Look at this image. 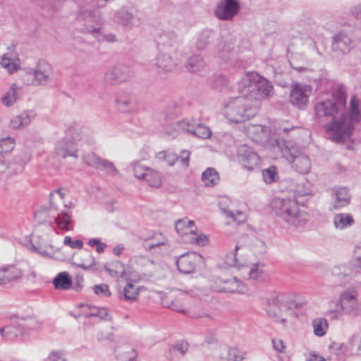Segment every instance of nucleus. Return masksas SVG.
<instances>
[{
	"instance_id": "6e6552de",
	"label": "nucleus",
	"mask_w": 361,
	"mask_h": 361,
	"mask_svg": "<svg viewBox=\"0 0 361 361\" xmlns=\"http://www.w3.org/2000/svg\"><path fill=\"white\" fill-rule=\"evenodd\" d=\"M175 228L177 233L181 235H190L189 241L192 244L203 246L207 242L206 235L203 234L196 235L194 221L189 220L188 218L178 220L175 224Z\"/></svg>"
},
{
	"instance_id": "774afa93",
	"label": "nucleus",
	"mask_w": 361,
	"mask_h": 361,
	"mask_svg": "<svg viewBox=\"0 0 361 361\" xmlns=\"http://www.w3.org/2000/svg\"><path fill=\"white\" fill-rule=\"evenodd\" d=\"M350 13L361 23V4L352 8Z\"/></svg>"
},
{
	"instance_id": "a19ab883",
	"label": "nucleus",
	"mask_w": 361,
	"mask_h": 361,
	"mask_svg": "<svg viewBox=\"0 0 361 361\" xmlns=\"http://www.w3.org/2000/svg\"><path fill=\"white\" fill-rule=\"evenodd\" d=\"M149 186L159 188L161 185V178L160 174L152 169L147 170L144 179Z\"/></svg>"
},
{
	"instance_id": "338daca9",
	"label": "nucleus",
	"mask_w": 361,
	"mask_h": 361,
	"mask_svg": "<svg viewBox=\"0 0 361 361\" xmlns=\"http://www.w3.org/2000/svg\"><path fill=\"white\" fill-rule=\"evenodd\" d=\"M190 155V153L189 151L182 150L180 153V156L178 157L182 164L185 166H189Z\"/></svg>"
},
{
	"instance_id": "69168bd1",
	"label": "nucleus",
	"mask_w": 361,
	"mask_h": 361,
	"mask_svg": "<svg viewBox=\"0 0 361 361\" xmlns=\"http://www.w3.org/2000/svg\"><path fill=\"white\" fill-rule=\"evenodd\" d=\"M47 359L49 361H66L63 353L60 350L51 351Z\"/></svg>"
},
{
	"instance_id": "0e129e2a",
	"label": "nucleus",
	"mask_w": 361,
	"mask_h": 361,
	"mask_svg": "<svg viewBox=\"0 0 361 361\" xmlns=\"http://www.w3.org/2000/svg\"><path fill=\"white\" fill-rule=\"evenodd\" d=\"M64 245L70 246L71 248L82 249L83 247V243L80 240H73L70 236H66L64 238Z\"/></svg>"
},
{
	"instance_id": "f3484780",
	"label": "nucleus",
	"mask_w": 361,
	"mask_h": 361,
	"mask_svg": "<svg viewBox=\"0 0 361 361\" xmlns=\"http://www.w3.org/2000/svg\"><path fill=\"white\" fill-rule=\"evenodd\" d=\"M178 126L183 130L202 139L209 138L212 135L207 126L193 120L183 119L178 123Z\"/></svg>"
},
{
	"instance_id": "79ce46f5",
	"label": "nucleus",
	"mask_w": 361,
	"mask_h": 361,
	"mask_svg": "<svg viewBox=\"0 0 361 361\" xmlns=\"http://www.w3.org/2000/svg\"><path fill=\"white\" fill-rule=\"evenodd\" d=\"M138 294L139 288L131 282L128 283L123 289V298L128 302L135 301Z\"/></svg>"
},
{
	"instance_id": "bb28decb",
	"label": "nucleus",
	"mask_w": 361,
	"mask_h": 361,
	"mask_svg": "<svg viewBox=\"0 0 361 361\" xmlns=\"http://www.w3.org/2000/svg\"><path fill=\"white\" fill-rule=\"evenodd\" d=\"M333 223L336 229L343 230L352 226L355 221L350 214L340 213L334 216Z\"/></svg>"
},
{
	"instance_id": "2eb2a0df",
	"label": "nucleus",
	"mask_w": 361,
	"mask_h": 361,
	"mask_svg": "<svg viewBox=\"0 0 361 361\" xmlns=\"http://www.w3.org/2000/svg\"><path fill=\"white\" fill-rule=\"evenodd\" d=\"M133 75L131 68L119 65L109 68L104 76L105 81L112 85H119L128 81Z\"/></svg>"
},
{
	"instance_id": "bf43d9fd",
	"label": "nucleus",
	"mask_w": 361,
	"mask_h": 361,
	"mask_svg": "<svg viewBox=\"0 0 361 361\" xmlns=\"http://www.w3.org/2000/svg\"><path fill=\"white\" fill-rule=\"evenodd\" d=\"M348 113H361V101L355 95H353L350 98Z\"/></svg>"
},
{
	"instance_id": "f704fd0d",
	"label": "nucleus",
	"mask_w": 361,
	"mask_h": 361,
	"mask_svg": "<svg viewBox=\"0 0 361 361\" xmlns=\"http://www.w3.org/2000/svg\"><path fill=\"white\" fill-rule=\"evenodd\" d=\"M0 64L2 68L6 69L10 74L13 73L19 69L18 59H14L8 56L7 54L2 55Z\"/></svg>"
},
{
	"instance_id": "4be33fe9",
	"label": "nucleus",
	"mask_w": 361,
	"mask_h": 361,
	"mask_svg": "<svg viewBox=\"0 0 361 361\" xmlns=\"http://www.w3.org/2000/svg\"><path fill=\"white\" fill-rule=\"evenodd\" d=\"M353 41L345 33L339 32L333 37L332 51L336 56H341L350 51Z\"/></svg>"
},
{
	"instance_id": "ea45409f",
	"label": "nucleus",
	"mask_w": 361,
	"mask_h": 361,
	"mask_svg": "<svg viewBox=\"0 0 361 361\" xmlns=\"http://www.w3.org/2000/svg\"><path fill=\"white\" fill-rule=\"evenodd\" d=\"M24 164H16L9 163L8 165H6L2 162H0V173H6L7 170L6 176H11L14 174L20 173L23 171Z\"/></svg>"
},
{
	"instance_id": "e2e57ef3",
	"label": "nucleus",
	"mask_w": 361,
	"mask_h": 361,
	"mask_svg": "<svg viewBox=\"0 0 361 361\" xmlns=\"http://www.w3.org/2000/svg\"><path fill=\"white\" fill-rule=\"evenodd\" d=\"M329 310L331 312H339L343 311L341 297L339 299L331 300L329 303Z\"/></svg>"
},
{
	"instance_id": "052dcab7",
	"label": "nucleus",
	"mask_w": 361,
	"mask_h": 361,
	"mask_svg": "<svg viewBox=\"0 0 361 361\" xmlns=\"http://www.w3.org/2000/svg\"><path fill=\"white\" fill-rule=\"evenodd\" d=\"M94 293L98 295H103L104 297H108L111 295V291L109 290V287L106 284H99L95 285L93 288Z\"/></svg>"
},
{
	"instance_id": "8fccbe9b",
	"label": "nucleus",
	"mask_w": 361,
	"mask_h": 361,
	"mask_svg": "<svg viewBox=\"0 0 361 361\" xmlns=\"http://www.w3.org/2000/svg\"><path fill=\"white\" fill-rule=\"evenodd\" d=\"M15 146L14 139L7 137L0 139V154L11 152Z\"/></svg>"
},
{
	"instance_id": "37998d69",
	"label": "nucleus",
	"mask_w": 361,
	"mask_h": 361,
	"mask_svg": "<svg viewBox=\"0 0 361 361\" xmlns=\"http://www.w3.org/2000/svg\"><path fill=\"white\" fill-rule=\"evenodd\" d=\"M82 159L83 163L96 169L101 167V164L103 161V159L100 158L93 152H89L83 154Z\"/></svg>"
},
{
	"instance_id": "4d7b16f0",
	"label": "nucleus",
	"mask_w": 361,
	"mask_h": 361,
	"mask_svg": "<svg viewBox=\"0 0 361 361\" xmlns=\"http://www.w3.org/2000/svg\"><path fill=\"white\" fill-rule=\"evenodd\" d=\"M116 17L121 23L125 25H130L133 18L132 14L126 11H118L116 13Z\"/></svg>"
},
{
	"instance_id": "c85d7f7f",
	"label": "nucleus",
	"mask_w": 361,
	"mask_h": 361,
	"mask_svg": "<svg viewBox=\"0 0 361 361\" xmlns=\"http://www.w3.org/2000/svg\"><path fill=\"white\" fill-rule=\"evenodd\" d=\"M233 48V42L231 40L221 42L216 47V55L222 61H227L230 59V54Z\"/></svg>"
},
{
	"instance_id": "49530a36",
	"label": "nucleus",
	"mask_w": 361,
	"mask_h": 361,
	"mask_svg": "<svg viewBox=\"0 0 361 361\" xmlns=\"http://www.w3.org/2000/svg\"><path fill=\"white\" fill-rule=\"evenodd\" d=\"M314 333L317 336H322L326 334L328 326L327 321L325 319H316L312 322Z\"/></svg>"
},
{
	"instance_id": "aec40b11",
	"label": "nucleus",
	"mask_w": 361,
	"mask_h": 361,
	"mask_svg": "<svg viewBox=\"0 0 361 361\" xmlns=\"http://www.w3.org/2000/svg\"><path fill=\"white\" fill-rule=\"evenodd\" d=\"M66 134L72 141H74L75 145L77 146L78 143L87 145H92L94 143L93 136L86 130L76 124L70 126L67 129Z\"/></svg>"
},
{
	"instance_id": "a18cd8bd",
	"label": "nucleus",
	"mask_w": 361,
	"mask_h": 361,
	"mask_svg": "<svg viewBox=\"0 0 361 361\" xmlns=\"http://www.w3.org/2000/svg\"><path fill=\"white\" fill-rule=\"evenodd\" d=\"M264 180L267 184L273 183L279 180L276 166H271L262 171Z\"/></svg>"
},
{
	"instance_id": "c03bdc74",
	"label": "nucleus",
	"mask_w": 361,
	"mask_h": 361,
	"mask_svg": "<svg viewBox=\"0 0 361 361\" xmlns=\"http://www.w3.org/2000/svg\"><path fill=\"white\" fill-rule=\"evenodd\" d=\"M157 159L165 161L169 166H173L176 161L178 159L176 154L170 151H161L156 154Z\"/></svg>"
},
{
	"instance_id": "680f3d73",
	"label": "nucleus",
	"mask_w": 361,
	"mask_h": 361,
	"mask_svg": "<svg viewBox=\"0 0 361 361\" xmlns=\"http://www.w3.org/2000/svg\"><path fill=\"white\" fill-rule=\"evenodd\" d=\"M226 214L228 216L231 217L234 221L241 224L246 220V215L240 211H227Z\"/></svg>"
},
{
	"instance_id": "423d86ee",
	"label": "nucleus",
	"mask_w": 361,
	"mask_h": 361,
	"mask_svg": "<svg viewBox=\"0 0 361 361\" xmlns=\"http://www.w3.org/2000/svg\"><path fill=\"white\" fill-rule=\"evenodd\" d=\"M285 299L282 294L273 295L267 300L265 307V310L270 317L283 324L286 322L284 315L287 313L291 314L293 306L295 305Z\"/></svg>"
},
{
	"instance_id": "0eeeda50",
	"label": "nucleus",
	"mask_w": 361,
	"mask_h": 361,
	"mask_svg": "<svg viewBox=\"0 0 361 361\" xmlns=\"http://www.w3.org/2000/svg\"><path fill=\"white\" fill-rule=\"evenodd\" d=\"M181 57L182 54H173L159 50L156 59L152 61L149 70L159 74L171 72L180 63Z\"/></svg>"
},
{
	"instance_id": "13d9d810",
	"label": "nucleus",
	"mask_w": 361,
	"mask_h": 361,
	"mask_svg": "<svg viewBox=\"0 0 361 361\" xmlns=\"http://www.w3.org/2000/svg\"><path fill=\"white\" fill-rule=\"evenodd\" d=\"M330 348L335 349L336 350H340L345 355H349L352 353V348L348 343H336L335 342L332 343L329 345Z\"/></svg>"
},
{
	"instance_id": "f03ea898",
	"label": "nucleus",
	"mask_w": 361,
	"mask_h": 361,
	"mask_svg": "<svg viewBox=\"0 0 361 361\" xmlns=\"http://www.w3.org/2000/svg\"><path fill=\"white\" fill-rule=\"evenodd\" d=\"M295 69L298 72L304 71L310 81L318 82L317 88L322 90L316 101L315 113H340L346 106V92L343 85L327 78L326 73L319 71L312 75L311 69L299 66Z\"/></svg>"
},
{
	"instance_id": "5fc2aeb1",
	"label": "nucleus",
	"mask_w": 361,
	"mask_h": 361,
	"mask_svg": "<svg viewBox=\"0 0 361 361\" xmlns=\"http://www.w3.org/2000/svg\"><path fill=\"white\" fill-rule=\"evenodd\" d=\"M98 169L105 171L106 173L111 176H116L118 173V171L114 164L107 159H103L101 164V167H99Z\"/></svg>"
},
{
	"instance_id": "b1692460",
	"label": "nucleus",
	"mask_w": 361,
	"mask_h": 361,
	"mask_svg": "<svg viewBox=\"0 0 361 361\" xmlns=\"http://www.w3.org/2000/svg\"><path fill=\"white\" fill-rule=\"evenodd\" d=\"M333 198L334 209H339L347 206L350 203V195L346 188H338L334 190Z\"/></svg>"
},
{
	"instance_id": "603ef678",
	"label": "nucleus",
	"mask_w": 361,
	"mask_h": 361,
	"mask_svg": "<svg viewBox=\"0 0 361 361\" xmlns=\"http://www.w3.org/2000/svg\"><path fill=\"white\" fill-rule=\"evenodd\" d=\"M245 353L235 348H229L228 350L227 361H242L244 359Z\"/></svg>"
},
{
	"instance_id": "7c9ffc66",
	"label": "nucleus",
	"mask_w": 361,
	"mask_h": 361,
	"mask_svg": "<svg viewBox=\"0 0 361 361\" xmlns=\"http://www.w3.org/2000/svg\"><path fill=\"white\" fill-rule=\"evenodd\" d=\"M188 350V343L185 341L176 342L171 345L168 351L165 353V357L170 360L175 359V355H172V352H176L178 356H184Z\"/></svg>"
},
{
	"instance_id": "72a5a7b5",
	"label": "nucleus",
	"mask_w": 361,
	"mask_h": 361,
	"mask_svg": "<svg viewBox=\"0 0 361 361\" xmlns=\"http://www.w3.org/2000/svg\"><path fill=\"white\" fill-rule=\"evenodd\" d=\"M104 269L112 277L123 278L125 276L124 264L118 260L111 262L109 265L106 264Z\"/></svg>"
},
{
	"instance_id": "9b49d317",
	"label": "nucleus",
	"mask_w": 361,
	"mask_h": 361,
	"mask_svg": "<svg viewBox=\"0 0 361 361\" xmlns=\"http://www.w3.org/2000/svg\"><path fill=\"white\" fill-rule=\"evenodd\" d=\"M203 263L202 256L195 252L181 255L176 262L178 271L185 274L195 272L196 268Z\"/></svg>"
},
{
	"instance_id": "6ab92c4d",
	"label": "nucleus",
	"mask_w": 361,
	"mask_h": 361,
	"mask_svg": "<svg viewBox=\"0 0 361 361\" xmlns=\"http://www.w3.org/2000/svg\"><path fill=\"white\" fill-rule=\"evenodd\" d=\"M159 50L167 51L173 54H182L179 51L180 39L174 32L163 33L159 37Z\"/></svg>"
},
{
	"instance_id": "9d476101",
	"label": "nucleus",
	"mask_w": 361,
	"mask_h": 361,
	"mask_svg": "<svg viewBox=\"0 0 361 361\" xmlns=\"http://www.w3.org/2000/svg\"><path fill=\"white\" fill-rule=\"evenodd\" d=\"M281 152L283 156L291 163L293 168L298 173H307L310 171L311 161L308 156L288 147H286Z\"/></svg>"
},
{
	"instance_id": "393cba45",
	"label": "nucleus",
	"mask_w": 361,
	"mask_h": 361,
	"mask_svg": "<svg viewBox=\"0 0 361 361\" xmlns=\"http://www.w3.org/2000/svg\"><path fill=\"white\" fill-rule=\"evenodd\" d=\"M222 286L219 291L226 293H238L243 290V283L237 277L220 279Z\"/></svg>"
},
{
	"instance_id": "a211bd4d",
	"label": "nucleus",
	"mask_w": 361,
	"mask_h": 361,
	"mask_svg": "<svg viewBox=\"0 0 361 361\" xmlns=\"http://www.w3.org/2000/svg\"><path fill=\"white\" fill-rule=\"evenodd\" d=\"M238 158L243 166L249 171H252L260 161L258 154L246 145L238 147Z\"/></svg>"
},
{
	"instance_id": "1a4fd4ad",
	"label": "nucleus",
	"mask_w": 361,
	"mask_h": 361,
	"mask_svg": "<svg viewBox=\"0 0 361 361\" xmlns=\"http://www.w3.org/2000/svg\"><path fill=\"white\" fill-rule=\"evenodd\" d=\"M53 192L50 193V209L55 210L57 213L54 217L55 223L57 227L64 231H73V223L72 221V215L71 208L72 203L69 202V205L65 204L63 209H59L56 204L52 201Z\"/></svg>"
},
{
	"instance_id": "f257e3e1",
	"label": "nucleus",
	"mask_w": 361,
	"mask_h": 361,
	"mask_svg": "<svg viewBox=\"0 0 361 361\" xmlns=\"http://www.w3.org/2000/svg\"><path fill=\"white\" fill-rule=\"evenodd\" d=\"M237 90L242 95L231 98L224 107L238 113L257 109L261 99L269 98L274 93L271 82L254 71L247 73L238 81Z\"/></svg>"
},
{
	"instance_id": "c756f323",
	"label": "nucleus",
	"mask_w": 361,
	"mask_h": 361,
	"mask_svg": "<svg viewBox=\"0 0 361 361\" xmlns=\"http://www.w3.org/2000/svg\"><path fill=\"white\" fill-rule=\"evenodd\" d=\"M56 289L68 290L72 286V279L68 272H60L53 280Z\"/></svg>"
},
{
	"instance_id": "f8f14e48",
	"label": "nucleus",
	"mask_w": 361,
	"mask_h": 361,
	"mask_svg": "<svg viewBox=\"0 0 361 361\" xmlns=\"http://www.w3.org/2000/svg\"><path fill=\"white\" fill-rule=\"evenodd\" d=\"M312 88L309 85L301 84L299 82L293 83L291 85L290 101L292 104L300 109L307 105L309 97L312 94Z\"/></svg>"
},
{
	"instance_id": "ddd939ff",
	"label": "nucleus",
	"mask_w": 361,
	"mask_h": 361,
	"mask_svg": "<svg viewBox=\"0 0 361 361\" xmlns=\"http://www.w3.org/2000/svg\"><path fill=\"white\" fill-rule=\"evenodd\" d=\"M240 10L238 0H221L215 8L214 15L221 20H231Z\"/></svg>"
},
{
	"instance_id": "6e6d98bb",
	"label": "nucleus",
	"mask_w": 361,
	"mask_h": 361,
	"mask_svg": "<svg viewBox=\"0 0 361 361\" xmlns=\"http://www.w3.org/2000/svg\"><path fill=\"white\" fill-rule=\"evenodd\" d=\"M226 118L231 123L238 124L250 118L249 114H225Z\"/></svg>"
},
{
	"instance_id": "473e14b6",
	"label": "nucleus",
	"mask_w": 361,
	"mask_h": 361,
	"mask_svg": "<svg viewBox=\"0 0 361 361\" xmlns=\"http://www.w3.org/2000/svg\"><path fill=\"white\" fill-rule=\"evenodd\" d=\"M214 38V33L212 30H203L197 37L196 42L197 49L200 51L204 49Z\"/></svg>"
},
{
	"instance_id": "4c0bfd02",
	"label": "nucleus",
	"mask_w": 361,
	"mask_h": 361,
	"mask_svg": "<svg viewBox=\"0 0 361 361\" xmlns=\"http://www.w3.org/2000/svg\"><path fill=\"white\" fill-rule=\"evenodd\" d=\"M166 242V238L161 233H159L154 235L152 238L145 240L143 246L146 250H152V249L161 245H164Z\"/></svg>"
},
{
	"instance_id": "5701e85b",
	"label": "nucleus",
	"mask_w": 361,
	"mask_h": 361,
	"mask_svg": "<svg viewBox=\"0 0 361 361\" xmlns=\"http://www.w3.org/2000/svg\"><path fill=\"white\" fill-rule=\"evenodd\" d=\"M25 325L23 321H20L0 329V334L6 340H12L18 336L25 334Z\"/></svg>"
},
{
	"instance_id": "39448f33",
	"label": "nucleus",
	"mask_w": 361,
	"mask_h": 361,
	"mask_svg": "<svg viewBox=\"0 0 361 361\" xmlns=\"http://www.w3.org/2000/svg\"><path fill=\"white\" fill-rule=\"evenodd\" d=\"M52 73L51 66L46 61L42 60L34 69L25 73L22 76V80L26 85H45L51 81Z\"/></svg>"
},
{
	"instance_id": "7ed1b4c3",
	"label": "nucleus",
	"mask_w": 361,
	"mask_h": 361,
	"mask_svg": "<svg viewBox=\"0 0 361 361\" xmlns=\"http://www.w3.org/2000/svg\"><path fill=\"white\" fill-rule=\"evenodd\" d=\"M271 207L274 213L290 226H302L309 220L307 212L295 199L274 198L271 201Z\"/></svg>"
},
{
	"instance_id": "864d4df0",
	"label": "nucleus",
	"mask_w": 361,
	"mask_h": 361,
	"mask_svg": "<svg viewBox=\"0 0 361 361\" xmlns=\"http://www.w3.org/2000/svg\"><path fill=\"white\" fill-rule=\"evenodd\" d=\"M228 79L221 75H216L212 80L210 85L212 88L221 90L228 85Z\"/></svg>"
},
{
	"instance_id": "58836bf2",
	"label": "nucleus",
	"mask_w": 361,
	"mask_h": 361,
	"mask_svg": "<svg viewBox=\"0 0 361 361\" xmlns=\"http://www.w3.org/2000/svg\"><path fill=\"white\" fill-rule=\"evenodd\" d=\"M82 260L80 262H74V264L82 269L83 270H90L92 269L94 266L96 264L95 259L92 255L88 252L85 251L82 253Z\"/></svg>"
},
{
	"instance_id": "e433bc0d",
	"label": "nucleus",
	"mask_w": 361,
	"mask_h": 361,
	"mask_svg": "<svg viewBox=\"0 0 361 361\" xmlns=\"http://www.w3.org/2000/svg\"><path fill=\"white\" fill-rule=\"evenodd\" d=\"M202 179L207 187L215 185L219 180L218 172L213 168H208L202 174Z\"/></svg>"
},
{
	"instance_id": "412c9836",
	"label": "nucleus",
	"mask_w": 361,
	"mask_h": 361,
	"mask_svg": "<svg viewBox=\"0 0 361 361\" xmlns=\"http://www.w3.org/2000/svg\"><path fill=\"white\" fill-rule=\"evenodd\" d=\"M56 154L66 159L67 157L78 158V146L75 145L74 141H72L69 137L66 134L65 137L59 140L55 147Z\"/></svg>"
},
{
	"instance_id": "cd10ccee",
	"label": "nucleus",
	"mask_w": 361,
	"mask_h": 361,
	"mask_svg": "<svg viewBox=\"0 0 361 361\" xmlns=\"http://www.w3.org/2000/svg\"><path fill=\"white\" fill-rule=\"evenodd\" d=\"M244 250L243 247L236 245L233 251L226 255V264L230 267H243L244 262L242 259V254L239 255L238 251L241 250L243 252Z\"/></svg>"
},
{
	"instance_id": "3c124183",
	"label": "nucleus",
	"mask_w": 361,
	"mask_h": 361,
	"mask_svg": "<svg viewBox=\"0 0 361 361\" xmlns=\"http://www.w3.org/2000/svg\"><path fill=\"white\" fill-rule=\"evenodd\" d=\"M132 166L135 176L138 179L143 180L149 168L144 166L140 161L133 162Z\"/></svg>"
},
{
	"instance_id": "de8ad7c7",
	"label": "nucleus",
	"mask_w": 361,
	"mask_h": 361,
	"mask_svg": "<svg viewBox=\"0 0 361 361\" xmlns=\"http://www.w3.org/2000/svg\"><path fill=\"white\" fill-rule=\"evenodd\" d=\"M249 278L254 280H257L266 277V274L263 270V266L260 264H254L248 267Z\"/></svg>"
},
{
	"instance_id": "4468645a",
	"label": "nucleus",
	"mask_w": 361,
	"mask_h": 361,
	"mask_svg": "<svg viewBox=\"0 0 361 361\" xmlns=\"http://www.w3.org/2000/svg\"><path fill=\"white\" fill-rule=\"evenodd\" d=\"M361 269V245H357L354 250V255L350 260L349 265L342 264L335 267L332 273L340 278L349 276L357 274Z\"/></svg>"
},
{
	"instance_id": "a878e982",
	"label": "nucleus",
	"mask_w": 361,
	"mask_h": 361,
	"mask_svg": "<svg viewBox=\"0 0 361 361\" xmlns=\"http://www.w3.org/2000/svg\"><path fill=\"white\" fill-rule=\"evenodd\" d=\"M185 68L189 72L197 73L206 68V63L200 55L195 54L188 59Z\"/></svg>"
},
{
	"instance_id": "dca6fc26",
	"label": "nucleus",
	"mask_w": 361,
	"mask_h": 361,
	"mask_svg": "<svg viewBox=\"0 0 361 361\" xmlns=\"http://www.w3.org/2000/svg\"><path fill=\"white\" fill-rule=\"evenodd\" d=\"M358 293L354 288L348 289L341 294L343 312L347 314L357 316L360 313L357 301Z\"/></svg>"
},
{
	"instance_id": "20e7f679",
	"label": "nucleus",
	"mask_w": 361,
	"mask_h": 361,
	"mask_svg": "<svg viewBox=\"0 0 361 361\" xmlns=\"http://www.w3.org/2000/svg\"><path fill=\"white\" fill-rule=\"evenodd\" d=\"M360 120L361 114H339V116H334L331 121L326 124L324 128L329 138L340 143L350 137L355 123Z\"/></svg>"
},
{
	"instance_id": "c9c22d12",
	"label": "nucleus",
	"mask_w": 361,
	"mask_h": 361,
	"mask_svg": "<svg viewBox=\"0 0 361 361\" xmlns=\"http://www.w3.org/2000/svg\"><path fill=\"white\" fill-rule=\"evenodd\" d=\"M21 90V87L18 86L16 83L12 84L9 90L2 97V104L6 106H11L18 99V92Z\"/></svg>"
},
{
	"instance_id": "09e8293b",
	"label": "nucleus",
	"mask_w": 361,
	"mask_h": 361,
	"mask_svg": "<svg viewBox=\"0 0 361 361\" xmlns=\"http://www.w3.org/2000/svg\"><path fill=\"white\" fill-rule=\"evenodd\" d=\"M6 273V277L8 283L16 281L21 277L22 271L15 266H8L4 267Z\"/></svg>"
},
{
	"instance_id": "2f4dec72",
	"label": "nucleus",
	"mask_w": 361,
	"mask_h": 361,
	"mask_svg": "<svg viewBox=\"0 0 361 361\" xmlns=\"http://www.w3.org/2000/svg\"><path fill=\"white\" fill-rule=\"evenodd\" d=\"M32 119L30 114H14L10 121V127L13 129H20L28 126Z\"/></svg>"
}]
</instances>
